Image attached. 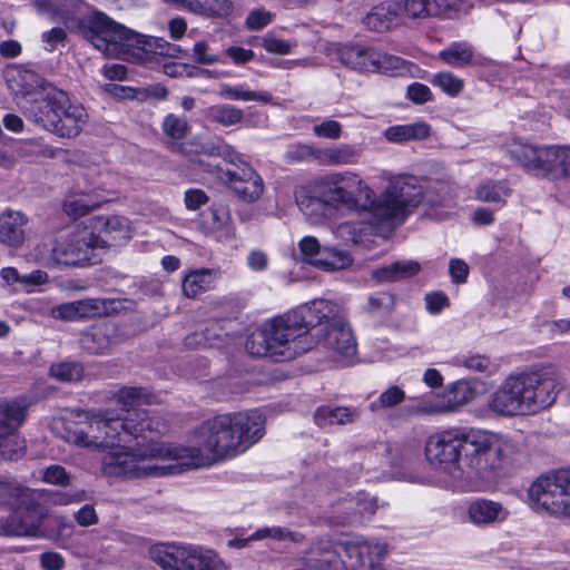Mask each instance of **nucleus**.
Masks as SVG:
<instances>
[{"instance_id": "58", "label": "nucleus", "mask_w": 570, "mask_h": 570, "mask_svg": "<svg viewBox=\"0 0 570 570\" xmlns=\"http://www.w3.org/2000/svg\"><path fill=\"white\" fill-rule=\"evenodd\" d=\"M67 39V32L63 28L56 27L41 35V40L45 43V49L49 52L57 50L60 46L63 47Z\"/></svg>"}, {"instance_id": "46", "label": "nucleus", "mask_w": 570, "mask_h": 570, "mask_svg": "<svg viewBox=\"0 0 570 570\" xmlns=\"http://www.w3.org/2000/svg\"><path fill=\"white\" fill-rule=\"evenodd\" d=\"M265 538H272L278 541L289 540L296 543H299L304 540V535L302 533L291 531L283 527L261 528L250 535V540H262Z\"/></svg>"}, {"instance_id": "64", "label": "nucleus", "mask_w": 570, "mask_h": 570, "mask_svg": "<svg viewBox=\"0 0 570 570\" xmlns=\"http://www.w3.org/2000/svg\"><path fill=\"white\" fill-rule=\"evenodd\" d=\"M40 566L43 570H62L65 559L58 552H45L40 554Z\"/></svg>"}, {"instance_id": "21", "label": "nucleus", "mask_w": 570, "mask_h": 570, "mask_svg": "<svg viewBox=\"0 0 570 570\" xmlns=\"http://www.w3.org/2000/svg\"><path fill=\"white\" fill-rule=\"evenodd\" d=\"M238 164L242 166L226 173L227 185L240 200L254 203L263 195V178L243 159Z\"/></svg>"}, {"instance_id": "41", "label": "nucleus", "mask_w": 570, "mask_h": 570, "mask_svg": "<svg viewBox=\"0 0 570 570\" xmlns=\"http://www.w3.org/2000/svg\"><path fill=\"white\" fill-rule=\"evenodd\" d=\"M188 10L208 18H223L232 13L233 2L230 0H188Z\"/></svg>"}, {"instance_id": "44", "label": "nucleus", "mask_w": 570, "mask_h": 570, "mask_svg": "<svg viewBox=\"0 0 570 570\" xmlns=\"http://www.w3.org/2000/svg\"><path fill=\"white\" fill-rule=\"evenodd\" d=\"M468 10L465 0H430V16L454 18Z\"/></svg>"}, {"instance_id": "9", "label": "nucleus", "mask_w": 570, "mask_h": 570, "mask_svg": "<svg viewBox=\"0 0 570 570\" xmlns=\"http://www.w3.org/2000/svg\"><path fill=\"white\" fill-rule=\"evenodd\" d=\"M149 554L163 570H218L219 567L218 556L199 546L159 543L150 548Z\"/></svg>"}, {"instance_id": "63", "label": "nucleus", "mask_w": 570, "mask_h": 570, "mask_svg": "<svg viewBox=\"0 0 570 570\" xmlns=\"http://www.w3.org/2000/svg\"><path fill=\"white\" fill-rule=\"evenodd\" d=\"M184 202L189 210H197L208 202V196L203 189L190 188L185 191Z\"/></svg>"}, {"instance_id": "45", "label": "nucleus", "mask_w": 570, "mask_h": 570, "mask_svg": "<svg viewBox=\"0 0 570 570\" xmlns=\"http://www.w3.org/2000/svg\"><path fill=\"white\" fill-rule=\"evenodd\" d=\"M220 95L225 98L233 100H242V101H261V102H271L273 99L272 94L268 91H250L245 90L243 86L232 87L229 85H223L220 88Z\"/></svg>"}, {"instance_id": "32", "label": "nucleus", "mask_w": 570, "mask_h": 570, "mask_svg": "<svg viewBox=\"0 0 570 570\" xmlns=\"http://www.w3.org/2000/svg\"><path fill=\"white\" fill-rule=\"evenodd\" d=\"M421 266L415 261H397L382 266L372 272V277L377 283L399 282L416 275Z\"/></svg>"}, {"instance_id": "53", "label": "nucleus", "mask_w": 570, "mask_h": 570, "mask_svg": "<svg viewBox=\"0 0 570 570\" xmlns=\"http://www.w3.org/2000/svg\"><path fill=\"white\" fill-rule=\"evenodd\" d=\"M296 203L299 209L309 217L313 223H318L323 217H325L327 206L330 204L321 199L314 198H299L296 197Z\"/></svg>"}, {"instance_id": "17", "label": "nucleus", "mask_w": 570, "mask_h": 570, "mask_svg": "<svg viewBox=\"0 0 570 570\" xmlns=\"http://www.w3.org/2000/svg\"><path fill=\"white\" fill-rule=\"evenodd\" d=\"M9 90L17 99V104L27 117L23 104H38L46 101L50 88L43 87L41 77L32 70L12 68L6 73Z\"/></svg>"}, {"instance_id": "3", "label": "nucleus", "mask_w": 570, "mask_h": 570, "mask_svg": "<svg viewBox=\"0 0 570 570\" xmlns=\"http://www.w3.org/2000/svg\"><path fill=\"white\" fill-rule=\"evenodd\" d=\"M558 385L552 366L509 375L492 393L488 406L505 417L534 414L554 403Z\"/></svg>"}, {"instance_id": "38", "label": "nucleus", "mask_w": 570, "mask_h": 570, "mask_svg": "<svg viewBox=\"0 0 570 570\" xmlns=\"http://www.w3.org/2000/svg\"><path fill=\"white\" fill-rule=\"evenodd\" d=\"M245 347L253 356H269L277 361V353L274 351L265 323L248 335Z\"/></svg>"}, {"instance_id": "57", "label": "nucleus", "mask_w": 570, "mask_h": 570, "mask_svg": "<svg viewBox=\"0 0 570 570\" xmlns=\"http://www.w3.org/2000/svg\"><path fill=\"white\" fill-rule=\"evenodd\" d=\"M98 205L94 203H89L86 200V198H71L67 199L63 204V210L65 213L77 219L79 217H82L87 215L90 210L96 208Z\"/></svg>"}, {"instance_id": "33", "label": "nucleus", "mask_w": 570, "mask_h": 570, "mask_svg": "<svg viewBox=\"0 0 570 570\" xmlns=\"http://www.w3.org/2000/svg\"><path fill=\"white\" fill-rule=\"evenodd\" d=\"M116 327L114 324H102L82 334L80 343L83 350L94 354L106 353L114 344L111 338Z\"/></svg>"}, {"instance_id": "42", "label": "nucleus", "mask_w": 570, "mask_h": 570, "mask_svg": "<svg viewBox=\"0 0 570 570\" xmlns=\"http://www.w3.org/2000/svg\"><path fill=\"white\" fill-rule=\"evenodd\" d=\"M371 232V226L362 222H344L336 228V236L345 244L361 245Z\"/></svg>"}, {"instance_id": "1", "label": "nucleus", "mask_w": 570, "mask_h": 570, "mask_svg": "<svg viewBox=\"0 0 570 570\" xmlns=\"http://www.w3.org/2000/svg\"><path fill=\"white\" fill-rule=\"evenodd\" d=\"M83 420L65 431V440L90 451H109L101 460L107 476H161L189 469L209 466L233 459L264 435L265 417L257 410L220 414L204 421L191 435L189 446L163 442L140 443L147 439L144 428L132 417L112 410L88 411Z\"/></svg>"}, {"instance_id": "12", "label": "nucleus", "mask_w": 570, "mask_h": 570, "mask_svg": "<svg viewBox=\"0 0 570 570\" xmlns=\"http://www.w3.org/2000/svg\"><path fill=\"white\" fill-rule=\"evenodd\" d=\"M265 325L277 353V361L293 360L312 348L308 335L303 334L289 312L265 322Z\"/></svg>"}, {"instance_id": "7", "label": "nucleus", "mask_w": 570, "mask_h": 570, "mask_svg": "<svg viewBox=\"0 0 570 570\" xmlns=\"http://www.w3.org/2000/svg\"><path fill=\"white\" fill-rule=\"evenodd\" d=\"M423 198V187L419 179L410 175L392 177L379 198L373 194L370 214L377 223L404 219L411 207Z\"/></svg>"}, {"instance_id": "24", "label": "nucleus", "mask_w": 570, "mask_h": 570, "mask_svg": "<svg viewBox=\"0 0 570 570\" xmlns=\"http://www.w3.org/2000/svg\"><path fill=\"white\" fill-rule=\"evenodd\" d=\"M338 547L348 560L351 567L363 566L366 560L373 562V558L381 559L386 554V544L367 541L361 535L347 537L338 541Z\"/></svg>"}, {"instance_id": "8", "label": "nucleus", "mask_w": 570, "mask_h": 570, "mask_svg": "<svg viewBox=\"0 0 570 570\" xmlns=\"http://www.w3.org/2000/svg\"><path fill=\"white\" fill-rule=\"evenodd\" d=\"M320 196L333 207L370 213L373 189L353 171L332 173L318 180Z\"/></svg>"}, {"instance_id": "19", "label": "nucleus", "mask_w": 570, "mask_h": 570, "mask_svg": "<svg viewBox=\"0 0 570 570\" xmlns=\"http://www.w3.org/2000/svg\"><path fill=\"white\" fill-rule=\"evenodd\" d=\"M10 507L14 510L2 524L3 532L13 537H39L41 515L38 507L31 502L30 493L24 502L14 501Z\"/></svg>"}, {"instance_id": "34", "label": "nucleus", "mask_w": 570, "mask_h": 570, "mask_svg": "<svg viewBox=\"0 0 570 570\" xmlns=\"http://www.w3.org/2000/svg\"><path fill=\"white\" fill-rule=\"evenodd\" d=\"M383 137L392 144H405L428 138V125L416 121L406 125L390 126L383 131Z\"/></svg>"}, {"instance_id": "39", "label": "nucleus", "mask_w": 570, "mask_h": 570, "mask_svg": "<svg viewBox=\"0 0 570 570\" xmlns=\"http://www.w3.org/2000/svg\"><path fill=\"white\" fill-rule=\"evenodd\" d=\"M357 415L355 410L346 406H321L314 414L315 423L323 428L331 424H345L354 421Z\"/></svg>"}, {"instance_id": "36", "label": "nucleus", "mask_w": 570, "mask_h": 570, "mask_svg": "<svg viewBox=\"0 0 570 570\" xmlns=\"http://www.w3.org/2000/svg\"><path fill=\"white\" fill-rule=\"evenodd\" d=\"M352 263L353 258L348 252L328 246H324L321 257L314 259V266L325 272L344 269Z\"/></svg>"}, {"instance_id": "47", "label": "nucleus", "mask_w": 570, "mask_h": 570, "mask_svg": "<svg viewBox=\"0 0 570 570\" xmlns=\"http://www.w3.org/2000/svg\"><path fill=\"white\" fill-rule=\"evenodd\" d=\"M432 83L450 97H458L464 88V80L450 71L438 72Z\"/></svg>"}, {"instance_id": "11", "label": "nucleus", "mask_w": 570, "mask_h": 570, "mask_svg": "<svg viewBox=\"0 0 570 570\" xmlns=\"http://www.w3.org/2000/svg\"><path fill=\"white\" fill-rule=\"evenodd\" d=\"M337 58L345 67L360 72L397 76L406 69L400 57L363 46H344L337 50Z\"/></svg>"}, {"instance_id": "2", "label": "nucleus", "mask_w": 570, "mask_h": 570, "mask_svg": "<svg viewBox=\"0 0 570 570\" xmlns=\"http://www.w3.org/2000/svg\"><path fill=\"white\" fill-rule=\"evenodd\" d=\"M510 445L505 435L487 429L456 426L430 436L433 463L462 491L476 490L490 479Z\"/></svg>"}, {"instance_id": "54", "label": "nucleus", "mask_w": 570, "mask_h": 570, "mask_svg": "<svg viewBox=\"0 0 570 570\" xmlns=\"http://www.w3.org/2000/svg\"><path fill=\"white\" fill-rule=\"evenodd\" d=\"M77 320L100 316L106 312L105 301L100 298H85L75 301Z\"/></svg>"}, {"instance_id": "14", "label": "nucleus", "mask_w": 570, "mask_h": 570, "mask_svg": "<svg viewBox=\"0 0 570 570\" xmlns=\"http://www.w3.org/2000/svg\"><path fill=\"white\" fill-rule=\"evenodd\" d=\"M96 250L86 225L68 236L58 238L52 246L51 258L57 264L66 266H83L99 261Z\"/></svg>"}, {"instance_id": "59", "label": "nucleus", "mask_w": 570, "mask_h": 570, "mask_svg": "<svg viewBox=\"0 0 570 570\" xmlns=\"http://www.w3.org/2000/svg\"><path fill=\"white\" fill-rule=\"evenodd\" d=\"M42 480L49 484L66 487L69 484L70 478L63 466L52 464L43 471Z\"/></svg>"}, {"instance_id": "16", "label": "nucleus", "mask_w": 570, "mask_h": 570, "mask_svg": "<svg viewBox=\"0 0 570 570\" xmlns=\"http://www.w3.org/2000/svg\"><path fill=\"white\" fill-rule=\"evenodd\" d=\"M141 391L137 387H122L117 393V403L121 406V417H132L134 425L145 429L147 439H139L140 443L157 442L156 439L165 433L168 429L167 423L157 417L149 416V414L141 409H138Z\"/></svg>"}, {"instance_id": "23", "label": "nucleus", "mask_w": 570, "mask_h": 570, "mask_svg": "<svg viewBox=\"0 0 570 570\" xmlns=\"http://www.w3.org/2000/svg\"><path fill=\"white\" fill-rule=\"evenodd\" d=\"M188 148L191 156L188 157L193 163L204 166V161L198 158L199 155L208 157H219L237 166V161H242V156L235 148L228 145L220 137H200L196 136L188 141Z\"/></svg>"}, {"instance_id": "49", "label": "nucleus", "mask_w": 570, "mask_h": 570, "mask_svg": "<svg viewBox=\"0 0 570 570\" xmlns=\"http://www.w3.org/2000/svg\"><path fill=\"white\" fill-rule=\"evenodd\" d=\"M460 364L470 371L484 373L487 375L495 373L499 368L497 362L492 361L490 357L485 355L480 354L462 356V358L460 360Z\"/></svg>"}, {"instance_id": "13", "label": "nucleus", "mask_w": 570, "mask_h": 570, "mask_svg": "<svg viewBox=\"0 0 570 570\" xmlns=\"http://www.w3.org/2000/svg\"><path fill=\"white\" fill-rule=\"evenodd\" d=\"M318 343L334 362L346 366L353 364L357 344L352 327L346 321L345 311L322 330Z\"/></svg>"}, {"instance_id": "60", "label": "nucleus", "mask_w": 570, "mask_h": 570, "mask_svg": "<svg viewBox=\"0 0 570 570\" xmlns=\"http://www.w3.org/2000/svg\"><path fill=\"white\" fill-rule=\"evenodd\" d=\"M298 246L304 259L312 265H314L316 257H321V252H323L324 247L321 246L320 242L313 236L304 237Z\"/></svg>"}, {"instance_id": "26", "label": "nucleus", "mask_w": 570, "mask_h": 570, "mask_svg": "<svg viewBox=\"0 0 570 570\" xmlns=\"http://www.w3.org/2000/svg\"><path fill=\"white\" fill-rule=\"evenodd\" d=\"M28 224V217L14 209H6L0 213V243L19 248L24 242L23 227Z\"/></svg>"}, {"instance_id": "27", "label": "nucleus", "mask_w": 570, "mask_h": 570, "mask_svg": "<svg viewBox=\"0 0 570 570\" xmlns=\"http://www.w3.org/2000/svg\"><path fill=\"white\" fill-rule=\"evenodd\" d=\"M454 206V187L449 181L430 177V218L442 219Z\"/></svg>"}, {"instance_id": "6", "label": "nucleus", "mask_w": 570, "mask_h": 570, "mask_svg": "<svg viewBox=\"0 0 570 570\" xmlns=\"http://www.w3.org/2000/svg\"><path fill=\"white\" fill-rule=\"evenodd\" d=\"M508 153L525 171L548 179L570 177V146L542 145L535 146L513 140Z\"/></svg>"}, {"instance_id": "10", "label": "nucleus", "mask_w": 570, "mask_h": 570, "mask_svg": "<svg viewBox=\"0 0 570 570\" xmlns=\"http://www.w3.org/2000/svg\"><path fill=\"white\" fill-rule=\"evenodd\" d=\"M528 495L549 514L570 519V469L539 476L530 485Z\"/></svg>"}, {"instance_id": "28", "label": "nucleus", "mask_w": 570, "mask_h": 570, "mask_svg": "<svg viewBox=\"0 0 570 570\" xmlns=\"http://www.w3.org/2000/svg\"><path fill=\"white\" fill-rule=\"evenodd\" d=\"M161 129L168 138L169 148L174 153L185 157L191 156V151L188 148V141H183L190 131V125L186 117L168 114L163 120Z\"/></svg>"}, {"instance_id": "18", "label": "nucleus", "mask_w": 570, "mask_h": 570, "mask_svg": "<svg viewBox=\"0 0 570 570\" xmlns=\"http://www.w3.org/2000/svg\"><path fill=\"white\" fill-rule=\"evenodd\" d=\"M87 227L97 249L122 245L132 236L129 220L118 215L92 217Z\"/></svg>"}, {"instance_id": "22", "label": "nucleus", "mask_w": 570, "mask_h": 570, "mask_svg": "<svg viewBox=\"0 0 570 570\" xmlns=\"http://www.w3.org/2000/svg\"><path fill=\"white\" fill-rule=\"evenodd\" d=\"M205 235L219 243H229L236 239V227L233 224L230 209L224 204H214L202 215L199 222Z\"/></svg>"}, {"instance_id": "37", "label": "nucleus", "mask_w": 570, "mask_h": 570, "mask_svg": "<svg viewBox=\"0 0 570 570\" xmlns=\"http://www.w3.org/2000/svg\"><path fill=\"white\" fill-rule=\"evenodd\" d=\"M206 118L223 127H230L244 121V111L234 105H214L206 109Z\"/></svg>"}, {"instance_id": "25", "label": "nucleus", "mask_w": 570, "mask_h": 570, "mask_svg": "<svg viewBox=\"0 0 570 570\" xmlns=\"http://www.w3.org/2000/svg\"><path fill=\"white\" fill-rule=\"evenodd\" d=\"M466 515L475 527H491L503 523L509 517V510L500 502L475 499L468 504Z\"/></svg>"}, {"instance_id": "30", "label": "nucleus", "mask_w": 570, "mask_h": 570, "mask_svg": "<svg viewBox=\"0 0 570 570\" xmlns=\"http://www.w3.org/2000/svg\"><path fill=\"white\" fill-rule=\"evenodd\" d=\"M402 11V3L399 1H385L375 6L364 18V24L373 31L384 32L390 30L396 22Z\"/></svg>"}, {"instance_id": "4", "label": "nucleus", "mask_w": 570, "mask_h": 570, "mask_svg": "<svg viewBox=\"0 0 570 570\" xmlns=\"http://www.w3.org/2000/svg\"><path fill=\"white\" fill-rule=\"evenodd\" d=\"M86 39L107 57L118 56L130 49H141L146 53L177 57L180 48L158 37L137 33L112 21L102 12L95 13L88 21Z\"/></svg>"}, {"instance_id": "29", "label": "nucleus", "mask_w": 570, "mask_h": 570, "mask_svg": "<svg viewBox=\"0 0 570 570\" xmlns=\"http://www.w3.org/2000/svg\"><path fill=\"white\" fill-rule=\"evenodd\" d=\"M435 59L453 68L483 65L485 60L482 56L475 55L473 46L468 41H453L441 50Z\"/></svg>"}, {"instance_id": "31", "label": "nucleus", "mask_w": 570, "mask_h": 570, "mask_svg": "<svg viewBox=\"0 0 570 570\" xmlns=\"http://www.w3.org/2000/svg\"><path fill=\"white\" fill-rule=\"evenodd\" d=\"M340 556L338 542L334 543L330 538H322L307 552L305 564L315 570H326Z\"/></svg>"}, {"instance_id": "52", "label": "nucleus", "mask_w": 570, "mask_h": 570, "mask_svg": "<svg viewBox=\"0 0 570 570\" xmlns=\"http://www.w3.org/2000/svg\"><path fill=\"white\" fill-rule=\"evenodd\" d=\"M50 374L63 382H78L83 376V368L80 364L75 362H63L52 365Z\"/></svg>"}, {"instance_id": "35", "label": "nucleus", "mask_w": 570, "mask_h": 570, "mask_svg": "<svg viewBox=\"0 0 570 570\" xmlns=\"http://www.w3.org/2000/svg\"><path fill=\"white\" fill-rule=\"evenodd\" d=\"M357 151L351 145H338L327 148H316L315 160L323 166H341L354 164Z\"/></svg>"}, {"instance_id": "5", "label": "nucleus", "mask_w": 570, "mask_h": 570, "mask_svg": "<svg viewBox=\"0 0 570 570\" xmlns=\"http://www.w3.org/2000/svg\"><path fill=\"white\" fill-rule=\"evenodd\" d=\"M23 107L29 120L60 137H76L88 118L82 105L71 101L65 91L53 87H50L46 101L23 104Z\"/></svg>"}, {"instance_id": "62", "label": "nucleus", "mask_w": 570, "mask_h": 570, "mask_svg": "<svg viewBox=\"0 0 570 570\" xmlns=\"http://www.w3.org/2000/svg\"><path fill=\"white\" fill-rule=\"evenodd\" d=\"M272 22V13L264 9H256L248 13L245 24L249 30H261Z\"/></svg>"}, {"instance_id": "48", "label": "nucleus", "mask_w": 570, "mask_h": 570, "mask_svg": "<svg viewBox=\"0 0 570 570\" xmlns=\"http://www.w3.org/2000/svg\"><path fill=\"white\" fill-rule=\"evenodd\" d=\"M452 392V401L458 411L463 405L472 402L478 396L476 384L470 381H458L449 385Z\"/></svg>"}, {"instance_id": "56", "label": "nucleus", "mask_w": 570, "mask_h": 570, "mask_svg": "<svg viewBox=\"0 0 570 570\" xmlns=\"http://www.w3.org/2000/svg\"><path fill=\"white\" fill-rule=\"evenodd\" d=\"M262 46L268 53L285 56L292 52L295 43L268 32L262 38Z\"/></svg>"}, {"instance_id": "43", "label": "nucleus", "mask_w": 570, "mask_h": 570, "mask_svg": "<svg viewBox=\"0 0 570 570\" xmlns=\"http://www.w3.org/2000/svg\"><path fill=\"white\" fill-rule=\"evenodd\" d=\"M476 198L481 202H503L510 195L505 180H487L476 188Z\"/></svg>"}, {"instance_id": "50", "label": "nucleus", "mask_w": 570, "mask_h": 570, "mask_svg": "<svg viewBox=\"0 0 570 570\" xmlns=\"http://www.w3.org/2000/svg\"><path fill=\"white\" fill-rule=\"evenodd\" d=\"M450 386L445 390L430 391V413L455 412Z\"/></svg>"}, {"instance_id": "51", "label": "nucleus", "mask_w": 570, "mask_h": 570, "mask_svg": "<svg viewBox=\"0 0 570 570\" xmlns=\"http://www.w3.org/2000/svg\"><path fill=\"white\" fill-rule=\"evenodd\" d=\"M405 400V392L397 385H392L382 392L376 401L370 404L372 411L399 405Z\"/></svg>"}, {"instance_id": "55", "label": "nucleus", "mask_w": 570, "mask_h": 570, "mask_svg": "<svg viewBox=\"0 0 570 570\" xmlns=\"http://www.w3.org/2000/svg\"><path fill=\"white\" fill-rule=\"evenodd\" d=\"M28 489L13 482L0 480V503L11 505L14 501H26Z\"/></svg>"}, {"instance_id": "61", "label": "nucleus", "mask_w": 570, "mask_h": 570, "mask_svg": "<svg viewBox=\"0 0 570 570\" xmlns=\"http://www.w3.org/2000/svg\"><path fill=\"white\" fill-rule=\"evenodd\" d=\"M313 132L321 138L337 139L341 137L342 126L338 121L328 119L314 125Z\"/></svg>"}, {"instance_id": "40", "label": "nucleus", "mask_w": 570, "mask_h": 570, "mask_svg": "<svg viewBox=\"0 0 570 570\" xmlns=\"http://www.w3.org/2000/svg\"><path fill=\"white\" fill-rule=\"evenodd\" d=\"M215 276L209 269H197L187 274L183 282V292L187 297L197 295L213 288Z\"/></svg>"}, {"instance_id": "15", "label": "nucleus", "mask_w": 570, "mask_h": 570, "mask_svg": "<svg viewBox=\"0 0 570 570\" xmlns=\"http://www.w3.org/2000/svg\"><path fill=\"white\" fill-rule=\"evenodd\" d=\"M27 409L22 400L0 403V452L6 459L18 460L24 453V440L14 431L24 421Z\"/></svg>"}, {"instance_id": "20", "label": "nucleus", "mask_w": 570, "mask_h": 570, "mask_svg": "<svg viewBox=\"0 0 570 570\" xmlns=\"http://www.w3.org/2000/svg\"><path fill=\"white\" fill-rule=\"evenodd\" d=\"M344 308L336 303L326 299H315L303 304L289 313L298 326L302 327L304 335H307L309 327L328 325L333 318L337 317Z\"/></svg>"}]
</instances>
